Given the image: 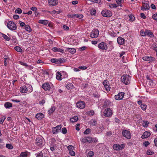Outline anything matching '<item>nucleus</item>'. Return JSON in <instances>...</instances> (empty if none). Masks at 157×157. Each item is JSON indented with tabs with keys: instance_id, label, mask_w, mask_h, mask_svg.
Returning a JSON list of instances; mask_svg holds the SVG:
<instances>
[{
	"instance_id": "1",
	"label": "nucleus",
	"mask_w": 157,
	"mask_h": 157,
	"mask_svg": "<svg viewBox=\"0 0 157 157\" xmlns=\"http://www.w3.org/2000/svg\"><path fill=\"white\" fill-rule=\"evenodd\" d=\"M20 91L21 93L29 94L33 91V88L31 85L27 84L21 86Z\"/></svg>"
},
{
	"instance_id": "2",
	"label": "nucleus",
	"mask_w": 157,
	"mask_h": 157,
	"mask_svg": "<svg viewBox=\"0 0 157 157\" xmlns=\"http://www.w3.org/2000/svg\"><path fill=\"white\" fill-rule=\"evenodd\" d=\"M122 82L125 85H127L130 83L131 80L130 77L128 75H123L121 77Z\"/></svg>"
},
{
	"instance_id": "3",
	"label": "nucleus",
	"mask_w": 157,
	"mask_h": 157,
	"mask_svg": "<svg viewBox=\"0 0 157 157\" xmlns=\"http://www.w3.org/2000/svg\"><path fill=\"white\" fill-rule=\"evenodd\" d=\"M42 87L45 91L50 90L53 87V85L51 83H44L42 85Z\"/></svg>"
},
{
	"instance_id": "4",
	"label": "nucleus",
	"mask_w": 157,
	"mask_h": 157,
	"mask_svg": "<svg viewBox=\"0 0 157 157\" xmlns=\"http://www.w3.org/2000/svg\"><path fill=\"white\" fill-rule=\"evenodd\" d=\"M122 133L123 136L127 139H130L131 138V134L128 130H123Z\"/></svg>"
},
{
	"instance_id": "5",
	"label": "nucleus",
	"mask_w": 157,
	"mask_h": 157,
	"mask_svg": "<svg viewBox=\"0 0 157 157\" xmlns=\"http://www.w3.org/2000/svg\"><path fill=\"white\" fill-rule=\"evenodd\" d=\"M36 145L40 147H42L44 145V139L41 136H39L36 138Z\"/></svg>"
},
{
	"instance_id": "6",
	"label": "nucleus",
	"mask_w": 157,
	"mask_h": 157,
	"mask_svg": "<svg viewBox=\"0 0 157 157\" xmlns=\"http://www.w3.org/2000/svg\"><path fill=\"white\" fill-rule=\"evenodd\" d=\"M7 26L9 29L14 30L16 29L17 26L16 24L12 21H9L7 23Z\"/></svg>"
},
{
	"instance_id": "7",
	"label": "nucleus",
	"mask_w": 157,
	"mask_h": 157,
	"mask_svg": "<svg viewBox=\"0 0 157 157\" xmlns=\"http://www.w3.org/2000/svg\"><path fill=\"white\" fill-rule=\"evenodd\" d=\"M104 115L107 117H109L113 114V111L110 108H107L105 109L103 112Z\"/></svg>"
},
{
	"instance_id": "8",
	"label": "nucleus",
	"mask_w": 157,
	"mask_h": 157,
	"mask_svg": "<svg viewBox=\"0 0 157 157\" xmlns=\"http://www.w3.org/2000/svg\"><path fill=\"white\" fill-rule=\"evenodd\" d=\"M101 14L104 17H110L112 15L111 12L107 9L103 10L101 12Z\"/></svg>"
},
{
	"instance_id": "9",
	"label": "nucleus",
	"mask_w": 157,
	"mask_h": 157,
	"mask_svg": "<svg viewBox=\"0 0 157 157\" xmlns=\"http://www.w3.org/2000/svg\"><path fill=\"white\" fill-rule=\"evenodd\" d=\"M143 6L141 7V9L144 11V10H148L150 8L149 2L147 1H144L142 3Z\"/></svg>"
},
{
	"instance_id": "10",
	"label": "nucleus",
	"mask_w": 157,
	"mask_h": 157,
	"mask_svg": "<svg viewBox=\"0 0 157 157\" xmlns=\"http://www.w3.org/2000/svg\"><path fill=\"white\" fill-rule=\"evenodd\" d=\"M99 35V31L96 29H93L90 34V36L92 38H96Z\"/></svg>"
},
{
	"instance_id": "11",
	"label": "nucleus",
	"mask_w": 157,
	"mask_h": 157,
	"mask_svg": "<svg viewBox=\"0 0 157 157\" xmlns=\"http://www.w3.org/2000/svg\"><path fill=\"white\" fill-rule=\"evenodd\" d=\"M61 128L62 126L61 125H57L56 127L53 128L52 129V133L53 134H57L60 131Z\"/></svg>"
},
{
	"instance_id": "12",
	"label": "nucleus",
	"mask_w": 157,
	"mask_h": 157,
	"mask_svg": "<svg viewBox=\"0 0 157 157\" xmlns=\"http://www.w3.org/2000/svg\"><path fill=\"white\" fill-rule=\"evenodd\" d=\"M124 147V145L123 144L120 145L118 144H114L113 147V149L116 150H121L123 149Z\"/></svg>"
},
{
	"instance_id": "13",
	"label": "nucleus",
	"mask_w": 157,
	"mask_h": 157,
	"mask_svg": "<svg viewBox=\"0 0 157 157\" xmlns=\"http://www.w3.org/2000/svg\"><path fill=\"white\" fill-rule=\"evenodd\" d=\"M51 62L57 65H60L65 62V59H51Z\"/></svg>"
},
{
	"instance_id": "14",
	"label": "nucleus",
	"mask_w": 157,
	"mask_h": 157,
	"mask_svg": "<svg viewBox=\"0 0 157 157\" xmlns=\"http://www.w3.org/2000/svg\"><path fill=\"white\" fill-rule=\"evenodd\" d=\"M124 93L123 92L119 93L117 94L115 96V98L116 100H121L124 98Z\"/></svg>"
},
{
	"instance_id": "15",
	"label": "nucleus",
	"mask_w": 157,
	"mask_h": 157,
	"mask_svg": "<svg viewBox=\"0 0 157 157\" xmlns=\"http://www.w3.org/2000/svg\"><path fill=\"white\" fill-rule=\"evenodd\" d=\"M77 107L81 109H83L85 107V103L82 101H80L76 104Z\"/></svg>"
},
{
	"instance_id": "16",
	"label": "nucleus",
	"mask_w": 157,
	"mask_h": 157,
	"mask_svg": "<svg viewBox=\"0 0 157 157\" xmlns=\"http://www.w3.org/2000/svg\"><path fill=\"white\" fill-rule=\"evenodd\" d=\"M103 84L106 91H110V87L109 85L108 81V80H104L103 82Z\"/></svg>"
},
{
	"instance_id": "17",
	"label": "nucleus",
	"mask_w": 157,
	"mask_h": 157,
	"mask_svg": "<svg viewBox=\"0 0 157 157\" xmlns=\"http://www.w3.org/2000/svg\"><path fill=\"white\" fill-rule=\"evenodd\" d=\"M98 48L102 50H106L107 49L106 44L103 42H101L98 44Z\"/></svg>"
},
{
	"instance_id": "18",
	"label": "nucleus",
	"mask_w": 157,
	"mask_h": 157,
	"mask_svg": "<svg viewBox=\"0 0 157 157\" xmlns=\"http://www.w3.org/2000/svg\"><path fill=\"white\" fill-rule=\"evenodd\" d=\"M44 115L43 113H39L36 114L35 117L39 120H40L44 117Z\"/></svg>"
},
{
	"instance_id": "19",
	"label": "nucleus",
	"mask_w": 157,
	"mask_h": 157,
	"mask_svg": "<svg viewBox=\"0 0 157 157\" xmlns=\"http://www.w3.org/2000/svg\"><path fill=\"white\" fill-rule=\"evenodd\" d=\"M151 135V133L148 131L145 132L141 136L142 139L147 138L149 137Z\"/></svg>"
},
{
	"instance_id": "20",
	"label": "nucleus",
	"mask_w": 157,
	"mask_h": 157,
	"mask_svg": "<svg viewBox=\"0 0 157 157\" xmlns=\"http://www.w3.org/2000/svg\"><path fill=\"white\" fill-rule=\"evenodd\" d=\"M61 72L58 71L56 74V78L58 80H61L63 78Z\"/></svg>"
},
{
	"instance_id": "21",
	"label": "nucleus",
	"mask_w": 157,
	"mask_h": 157,
	"mask_svg": "<svg viewBox=\"0 0 157 157\" xmlns=\"http://www.w3.org/2000/svg\"><path fill=\"white\" fill-rule=\"evenodd\" d=\"M117 41L119 44L123 45L124 44V39L122 37H118L117 38Z\"/></svg>"
},
{
	"instance_id": "22",
	"label": "nucleus",
	"mask_w": 157,
	"mask_h": 157,
	"mask_svg": "<svg viewBox=\"0 0 157 157\" xmlns=\"http://www.w3.org/2000/svg\"><path fill=\"white\" fill-rule=\"evenodd\" d=\"M146 35H147L148 36L150 37H153L154 35L153 33L150 30L146 29Z\"/></svg>"
},
{
	"instance_id": "23",
	"label": "nucleus",
	"mask_w": 157,
	"mask_h": 157,
	"mask_svg": "<svg viewBox=\"0 0 157 157\" xmlns=\"http://www.w3.org/2000/svg\"><path fill=\"white\" fill-rule=\"evenodd\" d=\"M48 2L49 5L52 6H56L58 3L56 0H48Z\"/></svg>"
},
{
	"instance_id": "24",
	"label": "nucleus",
	"mask_w": 157,
	"mask_h": 157,
	"mask_svg": "<svg viewBox=\"0 0 157 157\" xmlns=\"http://www.w3.org/2000/svg\"><path fill=\"white\" fill-rule=\"evenodd\" d=\"M52 50L53 51L55 52H60L62 53H63L64 52L63 50L60 48H58L57 47H54L53 48Z\"/></svg>"
},
{
	"instance_id": "25",
	"label": "nucleus",
	"mask_w": 157,
	"mask_h": 157,
	"mask_svg": "<svg viewBox=\"0 0 157 157\" xmlns=\"http://www.w3.org/2000/svg\"><path fill=\"white\" fill-rule=\"evenodd\" d=\"M66 50L72 54L75 53L76 51V49L74 48H67Z\"/></svg>"
},
{
	"instance_id": "26",
	"label": "nucleus",
	"mask_w": 157,
	"mask_h": 157,
	"mask_svg": "<svg viewBox=\"0 0 157 157\" xmlns=\"http://www.w3.org/2000/svg\"><path fill=\"white\" fill-rule=\"evenodd\" d=\"M147 82L148 83L149 85L152 87L154 86L156 84L155 82L150 79H149V81H147Z\"/></svg>"
},
{
	"instance_id": "27",
	"label": "nucleus",
	"mask_w": 157,
	"mask_h": 157,
	"mask_svg": "<svg viewBox=\"0 0 157 157\" xmlns=\"http://www.w3.org/2000/svg\"><path fill=\"white\" fill-rule=\"evenodd\" d=\"M48 21L47 20H40L38 21V23L44 25H46L48 23Z\"/></svg>"
},
{
	"instance_id": "28",
	"label": "nucleus",
	"mask_w": 157,
	"mask_h": 157,
	"mask_svg": "<svg viewBox=\"0 0 157 157\" xmlns=\"http://www.w3.org/2000/svg\"><path fill=\"white\" fill-rule=\"evenodd\" d=\"M78 120V117L76 116H75L71 118L70 119V121L71 122H76Z\"/></svg>"
},
{
	"instance_id": "29",
	"label": "nucleus",
	"mask_w": 157,
	"mask_h": 157,
	"mask_svg": "<svg viewBox=\"0 0 157 157\" xmlns=\"http://www.w3.org/2000/svg\"><path fill=\"white\" fill-rule=\"evenodd\" d=\"M4 106L6 108H9L12 107V104L10 102H6L5 103Z\"/></svg>"
},
{
	"instance_id": "30",
	"label": "nucleus",
	"mask_w": 157,
	"mask_h": 157,
	"mask_svg": "<svg viewBox=\"0 0 157 157\" xmlns=\"http://www.w3.org/2000/svg\"><path fill=\"white\" fill-rule=\"evenodd\" d=\"M29 154V153L28 152H22L20 154V157H27L28 155Z\"/></svg>"
},
{
	"instance_id": "31",
	"label": "nucleus",
	"mask_w": 157,
	"mask_h": 157,
	"mask_svg": "<svg viewBox=\"0 0 157 157\" xmlns=\"http://www.w3.org/2000/svg\"><path fill=\"white\" fill-rule=\"evenodd\" d=\"M56 108L54 106H52L51 108L49 109L48 111V112L49 114H51L55 110Z\"/></svg>"
},
{
	"instance_id": "32",
	"label": "nucleus",
	"mask_w": 157,
	"mask_h": 157,
	"mask_svg": "<svg viewBox=\"0 0 157 157\" xmlns=\"http://www.w3.org/2000/svg\"><path fill=\"white\" fill-rule=\"evenodd\" d=\"M25 30H26L27 31L29 32H31L32 31V29L29 26V25H26L25 27Z\"/></svg>"
},
{
	"instance_id": "33",
	"label": "nucleus",
	"mask_w": 157,
	"mask_h": 157,
	"mask_svg": "<svg viewBox=\"0 0 157 157\" xmlns=\"http://www.w3.org/2000/svg\"><path fill=\"white\" fill-rule=\"evenodd\" d=\"M149 124V122L147 121H143L142 123V125L144 127H147Z\"/></svg>"
},
{
	"instance_id": "34",
	"label": "nucleus",
	"mask_w": 157,
	"mask_h": 157,
	"mask_svg": "<svg viewBox=\"0 0 157 157\" xmlns=\"http://www.w3.org/2000/svg\"><path fill=\"white\" fill-rule=\"evenodd\" d=\"M66 87L67 89L70 90L72 89L74 86L72 84L70 83L67 85Z\"/></svg>"
},
{
	"instance_id": "35",
	"label": "nucleus",
	"mask_w": 157,
	"mask_h": 157,
	"mask_svg": "<svg viewBox=\"0 0 157 157\" xmlns=\"http://www.w3.org/2000/svg\"><path fill=\"white\" fill-rule=\"evenodd\" d=\"M90 123L92 126H95L97 124V121L95 120H93L90 121Z\"/></svg>"
},
{
	"instance_id": "36",
	"label": "nucleus",
	"mask_w": 157,
	"mask_h": 157,
	"mask_svg": "<svg viewBox=\"0 0 157 157\" xmlns=\"http://www.w3.org/2000/svg\"><path fill=\"white\" fill-rule=\"evenodd\" d=\"M128 16L129 17V21H133L135 20V17L133 15L131 14H129Z\"/></svg>"
},
{
	"instance_id": "37",
	"label": "nucleus",
	"mask_w": 157,
	"mask_h": 157,
	"mask_svg": "<svg viewBox=\"0 0 157 157\" xmlns=\"http://www.w3.org/2000/svg\"><path fill=\"white\" fill-rule=\"evenodd\" d=\"M2 36L5 39L6 41H9L10 40V38L9 37L6 35L2 33Z\"/></svg>"
},
{
	"instance_id": "38",
	"label": "nucleus",
	"mask_w": 157,
	"mask_h": 157,
	"mask_svg": "<svg viewBox=\"0 0 157 157\" xmlns=\"http://www.w3.org/2000/svg\"><path fill=\"white\" fill-rule=\"evenodd\" d=\"M75 17L78 18L79 19H81L83 18V16L82 14H74Z\"/></svg>"
},
{
	"instance_id": "39",
	"label": "nucleus",
	"mask_w": 157,
	"mask_h": 157,
	"mask_svg": "<svg viewBox=\"0 0 157 157\" xmlns=\"http://www.w3.org/2000/svg\"><path fill=\"white\" fill-rule=\"evenodd\" d=\"M90 13L91 15H95L96 11L94 9H91L90 10Z\"/></svg>"
},
{
	"instance_id": "40",
	"label": "nucleus",
	"mask_w": 157,
	"mask_h": 157,
	"mask_svg": "<svg viewBox=\"0 0 157 157\" xmlns=\"http://www.w3.org/2000/svg\"><path fill=\"white\" fill-rule=\"evenodd\" d=\"M14 49L17 51L19 52H21L22 51V49L21 48L18 46H16L14 47Z\"/></svg>"
},
{
	"instance_id": "41",
	"label": "nucleus",
	"mask_w": 157,
	"mask_h": 157,
	"mask_svg": "<svg viewBox=\"0 0 157 157\" xmlns=\"http://www.w3.org/2000/svg\"><path fill=\"white\" fill-rule=\"evenodd\" d=\"M94 155V153L93 151H90L88 153L87 157H93Z\"/></svg>"
},
{
	"instance_id": "42",
	"label": "nucleus",
	"mask_w": 157,
	"mask_h": 157,
	"mask_svg": "<svg viewBox=\"0 0 157 157\" xmlns=\"http://www.w3.org/2000/svg\"><path fill=\"white\" fill-rule=\"evenodd\" d=\"M61 75H62V77L63 78H66L67 76V73L64 71H63L61 72Z\"/></svg>"
},
{
	"instance_id": "43",
	"label": "nucleus",
	"mask_w": 157,
	"mask_h": 157,
	"mask_svg": "<svg viewBox=\"0 0 157 157\" xmlns=\"http://www.w3.org/2000/svg\"><path fill=\"white\" fill-rule=\"evenodd\" d=\"M140 107L143 110H145L147 107V105L144 104H142L140 105Z\"/></svg>"
},
{
	"instance_id": "44",
	"label": "nucleus",
	"mask_w": 157,
	"mask_h": 157,
	"mask_svg": "<svg viewBox=\"0 0 157 157\" xmlns=\"http://www.w3.org/2000/svg\"><path fill=\"white\" fill-rule=\"evenodd\" d=\"M123 0H116V2L117 4L121 7H122V6L121 4L122 1H123Z\"/></svg>"
},
{
	"instance_id": "45",
	"label": "nucleus",
	"mask_w": 157,
	"mask_h": 157,
	"mask_svg": "<svg viewBox=\"0 0 157 157\" xmlns=\"http://www.w3.org/2000/svg\"><path fill=\"white\" fill-rule=\"evenodd\" d=\"M6 147L8 149H12L13 148V146L10 144H6Z\"/></svg>"
},
{
	"instance_id": "46",
	"label": "nucleus",
	"mask_w": 157,
	"mask_h": 157,
	"mask_svg": "<svg viewBox=\"0 0 157 157\" xmlns=\"http://www.w3.org/2000/svg\"><path fill=\"white\" fill-rule=\"evenodd\" d=\"M67 148L69 152L74 150V147L72 145H69L67 147Z\"/></svg>"
},
{
	"instance_id": "47",
	"label": "nucleus",
	"mask_w": 157,
	"mask_h": 157,
	"mask_svg": "<svg viewBox=\"0 0 157 157\" xmlns=\"http://www.w3.org/2000/svg\"><path fill=\"white\" fill-rule=\"evenodd\" d=\"M109 6L111 8H116L117 7V5L116 4H110L109 5Z\"/></svg>"
},
{
	"instance_id": "48",
	"label": "nucleus",
	"mask_w": 157,
	"mask_h": 157,
	"mask_svg": "<svg viewBox=\"0 0 157 157\" xmlns=\"http://www.w3.org/2000/svg\"><path fill=\"white\" fill-rule=\"evenodd\" d=\"M22 10L20 8H17V9L15 11V13H22Z\"/></svg>"
},
{
	"instance_id": "49",
	"label": "nucleus",
	"mask_w": 157,
	"mask_h": 157,
	"mask_svg": "<svg viewBox=\"0 0 157 157\" xmlns=\"http://www.w3.org/2000/svg\"><path fill=\"white\" fill-rule=\"evenodd\" d=\"M154 153V152L150 149L148 150L147 151V154L148 155H152Z\"/></svg>"
},
{
	"instance_id": "50",
	"label": "nucleus",
	"mask_w": 157,
	"mask_h": 157,
	"mask_svg": "<svg viewBox=\"0 0 157 157\" xmlns=\"http://www.w3.org/2000/svg\"><path fill=\"white\" fill-rule=\"evenodd\" d=\"M87 114L89 116H92L94 114V111L93 110H90L87 112Z\"/></svg>"
},
{
	"instance_id": "51",
	"label": "nucleus",
	"mask_w": 157,
	"mask_h": 157,
	"mask_svg": "<svg viewBox=\"0 0 157 157\" xmlns=\"http://www.w3.org/2000/svg\"><path fill=\"white\" fill-rule=\"evenodd\" d=\"M6 119V117L5 116H3L0 118V124H2Z\"/></svg>"
},
{
	"instance_id": "52",
	"label": "nucleus",
	"mask_w": 157,
	"mask_h": 157,
	"mask_svg": "<svg viewBox=\"0 0 157 157\" xmlns=\"http://www.w3.org/2000/svg\"><path fill=\"white\" fill-rule=\"evenodd\" d=\"M91 132V130L90 129L88 128L86 129L84 132V133L85 134H89Z\"/></svg>"
},
{
	"instance_id": "53",
	"label": "nucleus",
	"mask_w": 157,
	"mask_h": 157,
	"mask_svg": "<svg viewBox=\"0 0 157 157\" xmlns=\"http://www.w3.org/2000/svg\"><path fill=\"white\" fill-rule=\"evenodd\" d=\"M81 141L82 142L85 143L87 142L86 140V137L81 138L80 139Z\"/></svg>"
},
{
	"instance_id": "54",
	"label": "nucleus",
	"mask_w": 157,
	"mask_h": 157,
	"mask_svg": "<svg viewBox=\"0 0 157 157\" xmlns=\"http://www.w3.org/2000/svg\"><path fill=\"white\" fill-rule=\"evenodd\" d=\"M146 29L145 31L143 30H141L140 31V34L142 36H145L146 35Z\"/></svg>"
},
{
	"instance_id": "55",
	"label": "nucleus",
	"mask_w": 157,
	"mask_h": 157,
	"mask_svg": "<svg viewBox=\"0 0 157 157\" xmlns=\"http://www.w3.org/2000/svg\"><path fill=\"white\" fill-rule=\"evenodd\" d=\"M86 140L87 141V142H88L89 143H91L92 142V138L90 137H86Z\"/></svg>"
},
{
	"instance_id": "56",
	"label": "nucleus",
	"mask_w": 157,
	"mask_h": 157,
	"mask_svg": "<svg viewBox=\"0 0 157 157\" xmlns=\"http://www.w3.org/2000/svg\"><path fill=\"white\" fill-rule=\"evenodd\" d=\"M12 42L13 43H16L17 39L15 36L12 37V39H11Z\"/></svg>"
},
{
	"instance_id": "57",
	"label": "nucleus",
	"mask_w": 157,
	"mask_h": 157,
	"mask_svg": "<svg viewBox=\"0 0 157 157\" xmlns=\"http://www.w3.org/2000/svg\"><path fill=\"white\" fill-rule=\"evenodd\" d=\"M62 132L64 134H66L67 132V130L65 128H63L62 129Z\"/></svg>"
},
{
	"instance_id": "58",
	"label": "nucleus",
	"mask_w": 157,
	"mask_h": 157,
	"mask_svg": "<svg viewBox=\"0 0 157 157\" xmlns=\"http://www.w3.org/2000/svg\"><path fill=\"white\" fill-rule=\"evenodd\" d=\"M45 101L44 100L42 99L39 101V103L40 105H43L45 103Z\"/></svg>"
},
{
	"instance_id": "59",
	"label": "nucleus",
	"mask_w": 157,
	"mask_h": 157,
	"mask_svg": "<svg viewBox=\"0 0 157 157\" xmlns=\"http://www.w3.org/2000/svg\"><path fill=\"white\" fill-rule=\"evenodd\" d=\"M61 12H62V11L61 10H59V11H56L55 10H53L52 12V13L53 14H55V13L59 14L60 13H61Z\"/></svg>"
},
{
	"instance_id": "60",
	"label": "nucleus",
	"mask_w": 157,
	"mask_h": 157,
	"mask_svg": "<svg viewBox=\"0 0 157 157\" xmlns=\"http://www.w3.org/2000/svg\"><path fill=\"white\" fill-rule=\"evenodd\" d=\"M70 153V154L72 156H74L75 155V152L74 151V150L72 151H71L69 152Z\"/></svg>"
},
{
	"instance_id": "61",
	"label": "nucleus",
	"mask_w": 157,
	"mask_h": 157,
	"mask_svg": "<svg viewBox=\"0 0 157 157\" xmlns=\"http://www.w3.org/2000/svg\"><path fill=\"white\" fill-rule=\"evenodd\" d=\"M150 144V143L148 141H145L143 143V145L144 146L147 147Z\"/></svg>"
},
{
	"instance_id": "62",
	"label": "nucleus",
	"mask_w": 157,
	"mask_h": 157,
	"mask_svg": "<svg viewBox=\"0 0 157 157\" xmlns=\"http://www.w3.org/2000/svg\"><path fill=\"white\" fill-rule=\"evenodd\" d=\"M140 16L141 18L143 19H145L146 18V17L144 13H141L140 14Z\"/></svg>"
},
{
	"instance_id": "63",
	"label": "nucleus",
	"mask_w": 157,
	"mask_h": 157,
	"mask_svg": "<svg viewBox=\"0 0 157 157\" xmlns=\"http://www.w3.org/2000/svg\"><path fill=\"white\" fill-rule=\"evenodd\" d=\"M36 157H43V154L41 152H40L37 154Z\"/></svg>"
},
{
	"instance_id": "64",
	"label": "nucleus",
	"mask_w": 157,
	"mask_h": 157,
	"mask_svg": "<svg viewBox=\"0 0 157 157\" xmlns=\"http://www.w3.org/2000/svg\"><path fill=\"white\" fill-rule=\"evenodd\" d=\"M152 18L156 21H157V13L154 14L152 16Z\"/></svg>"
}]
</instances>
